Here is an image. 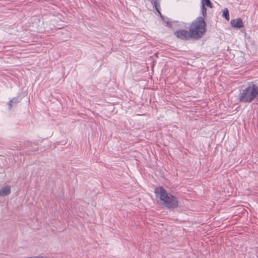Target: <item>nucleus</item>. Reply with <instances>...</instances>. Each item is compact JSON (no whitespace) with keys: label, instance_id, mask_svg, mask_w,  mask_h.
I'll use <instances>...</instances> for the list:
<instances>
[{"label":"nucleus","instance_id":"1","mask_svg":"<svg viewBox=\"0 0 258 258\" xmlns=\"http://www.w3.org/2000/svg\"><path fill=\"white\" fill-rule=\"evenodd\" d=\"M155 200L160 206L167 209H175L179 206L177 198L168 192L162 186L156 187L154 189Z\"/></svg>","mask_w":258,"mask_h":258},{"label":"nucleus","instance_id":"9","mask_svg":"<svg viewBox=\"0 0 258 258\" xmlns=\"http://www.w3.org/2000/svg\"><path fill=\"white\" fill-rule=\"evenodd\" d=\"M201 12L203 15V16H207V10L205 6L203 5L201 6Z\"/></svg>","mask_w":258,"mask_h":258},{"label":"nucleus","instance_id":"11","mask_svg":"<svg viewBox=\"0 0 258 258\" xmlns=\"http://www.w3.org/2000/svg\"><path fill=\"white\" fill-rule=\"evenodd\" d=\"M225 18H226L227 21H229V17H225Z\"/></svg>","mask_w":258,"mask_h":258},{"label":"nucleus","instance_id":"3","mask_svg":"<svg viewBox=\"0 0 258 258\" xmlns=\"http://www.w3.org/2000/svg\"><path fill=\"white\" fill-rule=\"evenodd\" d=\"M189 30L191 38L199 39L205 34L206 24L202 17L198 18L190 25Z\"/></svg>","mask_w":258,"mask_h":258},{"label":"nucleus","instance_id":"2","mask_svg":"<svg viewBox=\"0 0 258 258\" xmlns=\"http://www.w3.org/2000/svg\"><path fill=\"white\" fill-rule=\"evenodd\" d=\"M256 98H258V85L252 82L242 89L238 96L239 101L242 103H250Z\"/></svg>","mask_w":258,"mask_h":258},{"label":"nucleus","instance_id":"6","mask_svg":"<svg viewBox=\"0 0 258 258\" xmlns=\"http://www.w3.org/2000/svg\"><path fill=\"white\" fill-rule=\"evenodd\" d=\"M11 192V187L9 186H6L0 189V196H6Z\"/></svg>","mask_w":258,"mask_h":258},{"label":"nucleus","instance_id":"5","mask_svg":"<svg viewBox=\"0 0 258 258\" xmlns=\"http://www.w3.org/2000/svg\"><path fill=\"white\" fill-rule=\"evenodd\" d=\"M231 25L233 28L240 29L243 27V23L240 18H236L231 21Z\"/></svg>","mask_w":258,"mask_h":258},{"label":"nucleus","instance_id":"7","mask_svg":"<svg viewBox=\"0 0 258 258\" xmlns=\"http://www.w3.org/2000/svg\"><path fill=\"white\" fill-rule=\"evenodd\" d=\"M160 0H154L153 1V7L155 8L156 11L159 14V16H163L160 12Z\"/></svg>","mask_w":258,"mask_h":258},{"label":"nucleus","instance_id":"10","mask_svg":"<svg viewBox=\"0 0 258 258\" xmlns=\"http://www.w3.org/2000/svg\"><path fill=\"white\" fill-rule=\"evenodd\" d=\"M222 12H223V14H222V16H229V10H228L227 8H225L223 10Z\"/></svg>","mask_w":258,"mask_h":258},{"label":"nucleus","instance_id":"8","mask_svg":"<svg viewBox=\"0 0 258 258\" xmlns=\"http://www.w3.org/2000/svg\"><path fill=\"white\" fill-rule=\"evenodd\" d=\"M202 5H203L204 6L206 5L208 7L212 8V3L210 0H202Z\"/></svg>","mask_w":258,"mask_h":258},{"label":"nucleus","instance_id":"4","mask_svg":"<svg viewBox=\"0 0 258 258\" xmlns=\"http://www.w3.org/2000/svg\"><path fill=\"white\" fill-rule=\"evenodd\" d=\"M174 35L178 38L182 40H187L191 38L190 31L185 30H180L174 32Z\"/></svg>","mask_w":258,"mask_h":258}]
</instances>
